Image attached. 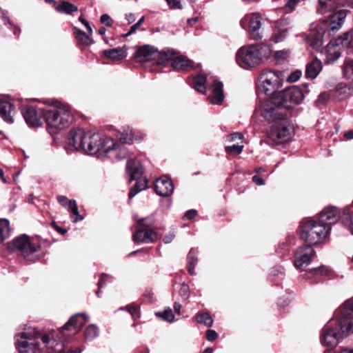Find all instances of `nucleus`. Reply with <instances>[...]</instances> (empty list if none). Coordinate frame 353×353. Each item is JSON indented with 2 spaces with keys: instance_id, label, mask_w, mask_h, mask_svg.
Masks as SVG:
<instances>
[{
  "instance_id": "21",
  "label": "nucleus",
  "mask_w": 353,
  "mask_h": 353,
  "mask_svg": "<svg viewBox=\"0 0 353 353\" xmlns=\"http://www.w3.org/2000/svg\"><path fill=\"white\" fill-rule=\"evenodd\" d=\"M159 55V51L150 45H144L141 46L135 52L136 57L140 59L141 61L155 60L156 57Z\"/></svg>"
},
{
  "instance_id": "22",
  "label": "nucleus",
  "mask_w": 353,
  "mask_h": 353,
  "mask_svg": "<svg viewBox=\"0 0 353 353\" xmlns=\"http://www.w3.org/2000/svg\"><path fill=\"white\" fill-rule=\"evenodd\" d=\"M172 66L177 70L190 71L195 68L194 62L183 56H177L172 59Z\"/></svg>"
},
{
  "instance_id": "38",
  "label": "nucleus",
  "mask_w": 353,
  "mask_h": 353,
  "mask_svg": "<svg viewBox=\"0 0 353 353\" xmlns=\"http://www.w3.org/2000/svg\"><path fill=\"white\" fill-rule=\"evenodd\" d=\"M99 328L93 324L89 325L84 331V337L86 341H92L99 335Z\"/></svg>"
},
{
  "instance_id": "35",
  "label": "nucleus",
  "mask_w": 353,
  "mask_h": 353,
  "mask_svg": "<svg viewBox=\"0 0 353 353\" xmlns=\"http://www.w3.org/2000/svg\"><path fill=\"white\" fill-rule=\"evenodd\" d=\"M173 50H168L166 51L159 52V55L156 57L157 62L159 65H166L170 61L172 63V59L174 58Z\"/></svg>"
},
{
  "instance_id": "64",
  "label": "nucleus",
  "mask_w": 353,
  "mask_h": 353,
  "mask_svg": "<svg viewBox=\"0 0 353 353\" xmlns=\"http://www.w3.org/2000/svg\"><path fill=\"white\" fill-rule=\"evenodd\" d=\"M144 296L147 297L150 301H153V293L150 290H147L144 292Z\"/></svg>"
},
{
  "instance_id": "8",
  "label": "nucleus",
  "mask_w": 353,
  "mask_h": 353,
  "mask_svg": "<svg viewBox=\"0 0 353 353\" xmlns=\"http://www.w3.org/2000/svg\"><path fill=\"white\" fill-rule=\"evenodd\" d=\"M271 53L270 46L263 43L243 46L236 52V61L241 68L248 69L261 64Z\"/></svg>"
},
{
  "instance_id": "1",
  "label": "nucleus",
  "mask_w": 353,
  "mask_h": 353,
  "mask_svg": "<svg viewBox=\"0 0 353 353\" xmlns=\"http://www.w3.org/2000/svg\"><path fill=\"white\" fill-rule=\"evenodd\" d=\"M88 319L85 313H77L61 328L46 333V353H81L82 347H72L70 343Z\"/></svg>"
},
{
  "instance_id": "59",
  "label": "nucleus",
  "mask_w": 353,
  "mask_h": 353,
  "mask_svg": "<svg viewBox=\"0 0 353 353\" xmlns=\"http://www.w3.org/2000/svg\"><path fill=\"white\" fill-rule=\"evenodd\" d=\"M329 96L326 92L321 93L318 98V102L319 103H325L328 100Z\"/></svg>"
},
{
  "instance_id": "62",
  "label": "nucleus",
  "mask_w": 353,
  "mask_h": 353,
  "mask_svg": "<svg viewBox=\"0 0 353 353\" xmlns=\"http://www.w3.org/2000/svg\"><path fill=\"white\" fill-rule=\"evenodd\" d=\"M139 27H140V26H139L137 23H134V24H133V25L131 26V28H130V30L128 31V33H126V34L124 35V37H128V36H130V35H131L132 34L134 33V32L137 30V29H138Z\"/></svg>"
},
{
  "instance_id": "31",
  "label": "nucleus",
  "mask_w": 353,
  "mask_h": 353,
  "mask_svg": "<svg viewBox=\"0 0 353 353\" xmlns=\"http://www.w3.org/2000/svg\"><path fill=\"white\" fill-rule=\"evenodd\" d=\"M284 21H285V20L284 19V20L279 21L276 23V28L274 29V32L272 36V40L274 43H279V42L282 41L285 38V37L287 35V32H288L287 28H284V27L281 28H279V25H281Z\"/></svg>"
},
{
  "instance_id": "24",
  "label": "nucleus",
  "mask_w": 353,
  "mask_h": 353,
  "mask_svg": "<svg viewBox=\"0 0 353 353\" xmlns=\"http://www.w3.org/2000/svg\"><path fill=\"white\" fill-rule=\"evenodd\" d=\"M318 11L321 14L334 12L340 6H344L343 0H319Z\"/></svg>"
},
{
  "instance_id": "19",
  "label": "nucleus",
  "mask_w": 353,
  "mask_h": 353,
  "mask_svg": "<svg viewBox=\"0 0 353 353\" xmlns=\"http://www.w3.org/2000/svg\"><path fill=\"white\" fill-rule=\"evenodd\" d=\"M341 215L339 209L330 206L324 208L319 214L318 221L322 224L331 227L332 224L337 222Z\"/></svg>"
},
{
  "instance_id": "7",
  "label": "nucleus",
  "mask_w": 353,
  "mask_h": 353,
  "mask_svg": "<svg viewBox=\"0 0 353 353\" xmlns=\"http://www.w3.org/2000/svg\"><path fill=\"white\" fill-rule=\"evenodd\" d=\"M49 104V99H46V105ZM74 117L70 109L58 103L50 105L49 108L46 106V123L47 130L52 136L57 132L69 127L73 122Z\"/></svg>"
},
{
  "instance_id": "56",
  "label": "nucleus",
  "mask_w": 353,
  "mask_h": 353,
  "mask_svg": "<svg viewBox=\"0 0 353 353\" xmlns=\"http://www.w3.org/2000/svg\"><path fill=\"white\" fill-rule=\"evenodd\" d=\"M218 336L217 333L213 330H208L206 332V339L209 341H214Z\"/></svg>"
},
{
  "instance_id": "25",
  "label": "nucleus",
  "mask_w": 353,
  "mask_h": 353,
  "mask_svg": "<svg viewBox=\"0 0 353 353\" xmlns=\"http://www.w3.org/2000/svg\"><path fill=\"white\" fill-rule=\"evenodd\" d=\"M322 67L321 61L316 58L314 59L306 65L305 73V77L310 79H314L322 70Z\"/></svg>"
},
{
  "instance_id": "18",
  "label": "nucleus",
  "mask_w": 353,
  "mask_h": 353,
  "mask_svg": "<svg viewBox=\"0 0 353 353\" xmlns=\"http://www.w3.org/2000/svg\"><path fill=\"white\" fill-rule=\"evenodd\" d=\"M157 239V233L149 228L138 227L132 234V241L136 243H152Z\"/></svg>"
},
{
  "instance_id": "48",
  "label": "nucleus",
  "mask_w": 353,
  "mask_h": 353,
  "mask_svg": "<svg viewBox=\"0 0 353 353\" xmlns=\"http://www.w3.org/2000/svg\"><path fill=\"white\" fill-rule=\"evenodd\" d=\"M243 148V145H242L234 144L232 145L226 146L225 151L227 153L239 154L242 152Z\"/></svg>"
},
{
  "instance_id": "34",
  "label": "nucleus",
  "mask_w": 353,
  "mask_h": 353,
  "mask_svg": "<svg viewBox=\"0 0 353 353\" xmlns=\"http://www.w3.org/2000/svg\"><path fill=\"white\" fill-rule=\"evenodd\" d=\"M103 54L106 57L115 60L122 59L127 55L125 50L121 48L106 50Z\"/></svg>"
},
{
  "instance_id": "55",
  "label": "nucleus",
  "mask_w": 353,
  "mask_h": 353,
  "mask_svg": "<svg viewBox=\"0 0 353 353\" xmlns=\"http://www.w3.org/2000/svg\"><path fill=\"white\" fill-rule=\"evenodd\" d=\"M196 215H197V211L196 210H194V209L189 210L185 213V214L183 216V219H187V220H192Z\"/></svg>"
},
{
  "instance_id": "41",
  "label": "nucleus",
  "mask_w": 353,
  "mask_h": 353,
  "mask_svg": "<svg viewBox=\"0 0 353 353\" xmlns=\"http://www.w3.org/2000/svg\"><path fill=\"white\" fill-rule=\"evenodd\" d=\"M196 321L210 327L212 325L213 320L208 313H201L196 316Z\"/></svg>"
},
{
  "instance_id": "40",
  "label": "nucleus",
  "mask_w": 353,
  "mask_h": 353,
  "mask_svg": "<svg viewBox=\"0 0 353 353\" xmlns=\"http://www.w3.org/2000/svg\"><path fill=\"white\" fill-rule=\"evenodd\" d=\"M339 307L347 317L353 319V297L345 301Z\"/></svg>"
},
{
  "instance_id": "53",
  "label": "nucleus",
  "mask_w": 353,
  "mask_h": 353,
  "mask_svg": "<svg viewBox=\"0 0 353 353\" xmlns=\"http://www.w3.org/2000/svg\"><path fill=\"white\" fill-rule=\"evenodd\" d=\"M100 21L101 23L105 24L108 27H111L113 24V21L108 14H103L101 16Z\"/></svg>"
},
{
  "instance_id": "4",
  "label": "nucleus",
  "mask_w": 353,
  "mask_h": 353,
  "mask_svg": "<svg viewBox=\"0 0 353 353\" xmlns=\"http://www.w3.org/2000/svg\"><path fill=\"white\" fill-rule=\"evenodd\" d=\"M353 333V319L347 316L339 307L334 316L322 328L320 341L323 346L330 348L336 347L347 335Z\"/></svg>"
},
{
  "instance_id": "17",
  "label": "nucleus",
  "mask_w": 353,
  "mask_h": 353,
  "mask_svg": "<svg viewBox=\"0 0 353 353\" xmlns=\"http://www.w3.org/2000/svg\"><path fill=\"white\" fill-rule=\"evenodd\" d=\"M315 252L311 245H304L297 248L294 253V265L296 268H303L307 266L311 261Z\"/></svg>"
},
{
  "instance_id": "14",
  "label": "nucleus",
  "mask_w": 353,
  "mask_h": 353,
  "mask_svg": "<svg viewBox=\"0 0 353 353\" xmlns=\"http://www.w3.org/2000/svg\"><path fill=\"white\" fill-rule=\"evenodd\" d=\"M341 46L343 48L353 46V32H347L334 39H331L327 44L325 63H332L341 57V52L334 47Z\"/></svg>"
},
{
  "instance_id": "23",
  "label": "nucleus",
  "mask_w": 353,
  "mask_h": 353,
  "mask_svg": "<svg viewBox=\"0 0 353 353\" xmlns=\"http://www.w3.org/2000/svg\"><path fill=\"white\" fill-rule=\"evenodd\" d=\"M14 112V106L12 103L0 100V117L8 123H13L12 112Z\"/></svg>"
},
{
  "instance_id": "12",
  "label": "nucleus",
  "mask_w": 353,
  "mask_h": 353,
  "mask_svg": "<svg viewBox=\"0 0 353 353\" xmlns=\"http://www.w3.org/2000/svg\"><path fill=\"white\" fill-rule=\"evenodd\" d=\"M16 338V347L19 353H37L41 351L38 347L37 339L44 343V335L36 332L34 330H30L17 334Z\"/></svg>"
},
{
  "instance_id": "58",
  "label": "nucleus",
  "mask_w": 353,
  "mask_h": 353,
  "mask_svg": "<svg viewBox=\"0 0 353 353\" xmlns=\"http://www.w3.org/2000/svg\"><path fill=\"white\" fill-rule=\"evenodd\" d=\"M175 237V234L173 232H170L168 234L165 235L163 238V241L165 243H170L173 241Z\"/></svg>"
},
{
  "instance_id": "15",
  "label": "nucleus",
  "mask_w": 353,
  "mask_h": 353,
  "mask_svg": "<svg viewBox=\"0 0 353 353\" xmlns=\"http://www.w3.org/2000/svg\"><path fill=\"white\" fill-rule=\"evenodd\" d=\"M262 17L260 14L254 12L246 14L240 21L241 26L250 32V38L254 40L261 39L263 36L259 32L261 27Z\"/></svg>"
},
{
  "instance_id": "44",
  "label": "nucleus",
  "mask_w": 353,
  "mask_h": 353,
  "mask_svg": "<svg viewBox=\"0 0 353 353\" xmlns=\"http://www.w3.org/2000/svg\"><path fill=\"white\" fill-rule=\"evenodd\" d=\"M119 139L123 143H131L134 139V134L132 130H128L125 132L121 133Z\"/></svg>"
},
{
  "instance_id": "47",
  "label": "nucleus",
  "mask_w": 353,
  "mask_h": 353,
  "mask_svg": "<svg viewBox=\"0 0 353 353\" xmlns=\"http://www.w3.org/2000/svg\"><path fill=\"white\" fill-rule=\"evenodd\" d=\"M312 272L314 275H322V276H329L330 273V269L325 266V265H321L318 268H316L312 270Z\"/></svg>"
},
{
  "instance_id": "3",
  "label": "nucleus",
  "mask_w": 353,
  "mask_h": 353,
  "mask_svg": "<svg viewBox=\"0 0 353 353\" xmlns=\"http://www.w3.org/2000/svg\"><path fill=\"white\" fill-rule=\"evenodd\" d=\"M67 139L69 148L92 155L101 152H106L114 145V141L109 137L99 133L88 135L80 128L71 130Z\"/></svg>"
},
{
  "instance_id": "29",
  "label": "nucleus",
  "mask_w": 353,
  "mask_h": 353,
  "mask_svg": "<svg viewBox=\"0 0 353 353\" xmlns=\"http://www.w3.org/2000/svg\"><path fill=\"white\" fill-rule=\"evenodd\" d=\"M207 78L203 74H198L192 79V82L189 83L192 87L202 94H205L206 91L205 83Z\"/></svg>"
},
{
  "instance_id": "52",
  "label": "nucleus",
  "mask_w": 353,
  "mask_h": 353,
  "mask_svg": "<svg viewBox=\"0 0 353 353\" xmlns=\"http://www.w3.org/2000/svg\"><path fill=\"white\" fill-rule=\"evenodd\" d=\"M57 201L63 207L68 208L71 205L72 200L68 199L66 196H57Z\"/></svg>"
},
{
  "instance_id": "37",
  "label": "nucleus",
  "mask_w": 353,
  "mask_h": 353,
  "mask_svg": "<svg viewBox=\"0 0 353 353\" xmlns=\"http://www.w3.org/2000/svg\"><path fill=\"white\" fill-rule=\"evenodd\" d=\"M10 225L7 219H0V243L10 236Z\"/></svg>"
},
{
  "instance_id": "36",
  "label": "nucleus",
  "mask_w": 353,
  "mask_h": 353,
  "mask_svg": "<svg viewBox=\"0 0 353 353\" xmlns=\"http://www.w3.org/2000/svg\"><path fill=\"white\" fill-rule=\"evenodd\" d=\"M74 35L75 38L83 45L90 46L93 41L92 39L89 37V35L86 34L83 30L74 28Z\"/></svg>"
},
{
  "instance_id": "61",
  "label": "nucleus",
  "mask_w": 353,
  "mask_h": 353,
  "mask_svg": "<svg viewBox=\"0 0 353 353\" xmlns=\"http://www.w3.org/2000/svg\"><path fill=\"white\" fill-rule=\"evenodd\" d=\"M230 140L234 141L236 139H242L243 138V135L239 132H234L230 135Z\"/></svg>"
},
{
  "instance_id": "5",
  "label": "nucleus",
  "mask_w": 353,
  "mask_h": 353,
  "mask_svg": "<svg viewBox=\"0 0 353 353\" xmlns=\"http://www.w3.org/2000/svg\"><path fill=\"white\" fill-rule=\"evenodd\" d=\"M346 10H340L330 14L321 23L312 24L307 36L311 46L316 50H320L323 44L325 33L331 36L339 30L347 16Z\"/></svg>"
},
{
  "instance_id": "26",
  "label": "nucleus",
  "mask_w": 353,
  "mask_h": 353,
  "mask_svg": "<svg viewBox=\"0 0 353 353\" xmlns=\"http://www.w3.org/2000/svg\"><path fill=\"white\" fill-rule=\"evenodd\" d=\"M212 92L210 98L211 103L217 105L222 103L224 99L223 83L215 81L212 84Z\"/></svg>"
},
{
  "instance_id": "20",
  "label": "nucleus",
  "mask_w": 353,
  "mask_h": 353,
  "mask_svg": "<svg viewBox=\"0 0 353 353\" xmlns=\"http://www.w3.org/2000/svg\"><path fill=\"white\" fill-rule=\"evenodd\" d=\"M154 190L161 196H168L172 194L174 186L172 181L167 176H161L156 181Z\"/></svg>"
},
{
  "instance_id": "60",
  "label": "nucleus",
  "mask_w": 353,
  "mask_h": 353,
  "mask_svg": "<svg viewBox=\"0 0 353 353\" xmlns=\"http://www.w3.org/2000/svg\"><path fill=\"white\" fill-rule=\"evenodd\" d=\"M252 181H253V182H254L256 184H257L259 185H262L264 184V180L261 176H259L258 175L253 176Z\"/></svg>"
},
{
  "instance_id": "6",
  "label": "nucleus",
  "mask_w": 353,
  "mask_h": 353,
  "mask_svg": "<svg viewBox=\"0 0 353 353\" xmlns=\"http://www.w3.org/2000/svg\"><path fill=\"white\" fill-rule=\"evenodd\" d=\"M41 244V236H30L23 234L10 241L8 243V249L11 252H18L28 261L35 262L39 259Z\"/></svg>"
},
{
  "instance_id": "33",
  "label": "nucleus",
  "mask_w": 353,
  "mask_h": 353,
  "mask_svg": "<svg viewBox=\"0 0 353 353\" xmlns=\"http://www.w3.org/2000/svg\"><path fill=\"white\" fill-rule=\"evenodd\" d=\"M343 77L353 83V59L345 60L342 67Z\"/></svg>"
},
{
  "instance_id": "49",
  "label": "nucleus",
  "mask_w": 353,
  "mask_h": 353,
  "mask_svg": "<svg viewBox=\"0 0 353 353\" xmlns=\"http://www.w3.org/2000/svg\"><path fill=\"white\" fill-rule=\"evenodd\" d=\"M289 51L287 50H278L275 52L274 57L277 61H280L285 60L289 56Z\"/></svg>"
},
{
  "instance_id": "16",
  "label": "nucleus",
  "mask_w": 353,
  "mask_h": 353,
  "mask_svg": "<svg viewBox=\"0 0 353 353\" xmlns=\"http://www.w3.org/2000/svg\"><path fill=\"white\" fill-rule=\"evenodd\" d=\"M21 113L29 127L38 128L42 126L44 117L43 109H37L32 105H24L21 108Z\"/></svg>"
},
{
  "instance_id": "9",
  "label": "nucleus",
  "mask_w": 353,
  "mask_h": 353,
  "mask_svg": "<svg viewBox=\"0 0 353 353\" xmlns=\"http://www.w3.org/2000/svg\"><path fill=\"white\" fill-rule=\"evenodd\" d=\"M331 227L322 224L319 221L306 219L301 225V239L310 245L321 243L330 234Z\"/></svg>"
},
{
  "instance_id": "27",
  "label": "nucleus",
  "mask_w": 353,
  "mask_h": 353,
  "mask_svg": "<svg viewBox=\"0 0 353 353\" xmlns=\"http://www.w3.org/2000/svg\"><path fill=\"white\" fill-rule=\"evenodd\" d=\"M112 140L114 141V139H112ZM114 146L111 149H110L108 152H99L96 155H97L99 157H105V156H107L108 153L113 152V153H114L116 159L117 160H121V159L126 158L128 154V151L127 148L124 145L119 146V145H117L115 141H114Z\"/></svg>"
},
{
  "instance_id": "10",
  "label": "nucleus",
  "mask_w": 353,
  "mask_h": 353,
  "mask_svg": "<svg viewBox=\"0 0 353 353\" xmlns=\"http://www.w3.org/2000/svg\"><path fill=\"white\" fill-rule=\"evenodd\" d=\"M283 73L278 70H263L259 77L257 92L264 93L266 96L274 97L283 85Z\"/></svg>"
},
{
  "instance_id": "2",
  "label": "nucleus",
  "mask_w": 353,
  "mask_h": 353,
  "mask_svg": "<svg viewBox=\"0 0 353 353\" xmlns=\"http://www.w3.org/2000/svg\"><path fill=\"white\" fill-rule=\"evenodd\" d=\"M309 92L307 83L291 86L280 91L265 101L263 105L261 115L265 119H272L279 112V108L283 107L285 109L294 108L303 101L305 94Z\"/></svg>"
},
{
  "instance_id": "51",
  "label": "nucleus",
  "mask_w": 353,
  "mask_h": 353,
  "mask_svg": "<svg viewBox=\"0 0 353 353\" xmlns=\"http://www.w3.org/2000/svg\"><path fill=\"white\" fill-rule=\"evenodd\" d=\"M302 75L301 71L296 70L292 72L288 77L287 81L289 82H295L298 81Z\"/></svg>"
},
{
  "instance_id": "42",
  "label": "nucleus",
  "mask_w": 353,
  "mask_h": 353,
  "mask_svg": "<svg viewBox=\"0 0 353 353\" xmlns=\"http://www.w3.org/2000/svg\"><path fill=\"white\" fill-rule=\"evenodd\" d=\"M67 210L71 212L72 215L75 216L73 219V222L76 223L83 219V216L79 213L78 207L75 200L72 199L71 205H70Z\"/></svg>"
},
{
  "instance_id": "13",
  "label": "nucleus",
  "mask_w": 353,
  "mask_h": 353,
  "mask_svg": "<svg viewBox=\"0 0 353 353\" xmlns=\"http://www.w3.org/2000/svg\"><path fill=\"white\" fill-rule=\"evenodd\" d=\"M126 170L130 181H136L128 193L129 199H131L139 192L147 188L148 181L146 178L143 176V168L139 161L136 159L128 160L126 164Z\"/></svg>"
},
{
  "instance_id": "39",
  "label": "nucleus",
  "mask_w": 353,
  "mask_h": 353,
  "mask_svg": "<svg viewBox=\"0 0 353 353\" xmlns=\"http://www.w3.org/2000/svg\"><path fill=\"white\" fill-rule=\"evenodd\" d=\"M350 95V88L347 86H337L334 91V97L339 101L345 99Z\"/></svg>"
},
{
  "instance_id": "43",
  "label": "nucleus",
  "mask_w": 353,
  "mask_h": 353,
  "mask_svg": "<svg viewBox=\"0 0 353 353\" xmlns=\"http://www.w3.org/2000/svg\"><path fill=\"white\" fill-rule=\"evenodd\" d=\"M155 219L153 216H149L145 218L137 220L138 227L149 228L154 225Z\"/></svg>"
},
{
  "instance_id": "30",
  "label": "nucleus",
  "mask_w": 353,
  "mask_h": 353,
  "mask_svg": "<svg viewBox=\"0 0 353 353\" xmlns=\"http://www.w3.org/2000/svg\"><path fill=\"white\" fill-rule=\"evenodd\" d=\"M198 250L196 248H191L187 256L188 270L190 274L194 275V268L198 261Z\"/></svg>"
},
{
  "instance_id": "46",
  "label": "nucleus",
  "mask_w": 353,
  "mask_h": 353,
  "mask_svg": "<svg viewBox=\"0 0 353 353\" xmlns=\"http://www.w3.org/2000/svg\"><path fill=\"white\" fill-rule=\"evenodd\" d=\"M121 309H125L131 314L133 319H136L139 317V308L135 305H129L125 307H121Z\"/></svg>"
},
{
  "instance_id": "63",
  "label": "nucleus",
  "mask_w": 353,
  "mask_h": 353,
  "mask_svg": "<svg viewBox=\"0 0 353 353\" xmlns=\"http://www.w3.org/2000/svg\"><path fill=\"white\" fill-rule=\"evenodd\" d=\"M125 19L128 22V24L133 23L135 21V16L132 13L125 14Z\"/></svg>"
},
{
  "instance_id": "28",
  "label": "nucleus",
  "mask_w": 353,
  "mask_h": 353,
  "mask_svg": "<svg viewBox=\"0 0 353 353\" xmlns=\"http://www.w3.org/2000/svg\"><path fill=\"white\" fill-rule=\"evenodd\" d=\"M342 223L353 234V201L344 209Z\"/></svg>"
},
{
  "instance_id": "45",
  "label": "nucleus",
  "mask_w": 353,
  "mask_h": 353,
  "mask_svg": "<svg viewBox=\"0 0 353 353\" xmlns=\"http://www.w3.org/2000/svg\"><path fill=\"white\" fill-rule=\"evenodd\" d=\"M156 315L168 322H173L174 319V315L170 308L165 309L163 312H158Z\"/></svg>"
},
{
  "instance_id": "11",
  "label": "nucleus",
  "mask_w": 353,
  "mask_h": 353,
  "mask_svg": "<svg viewBox=\"0 0 353 353\" xmlns=\"http://www.w3.org/2000/svg\"><path fill=\"white\" fill-rule=\"evenodd\" d=\"M272 122L267 134L268 137L276 144H281L290 139V128L285 116L278 112L275 117L268 119Z\"/></svg>"
},
{
  "instance_id": "57",
  "label": "nucleus",
  "mask_w": 353,
  "mask_h": 353,
  "mask_svg": "<svg viewBox=\"0 0 353 353\" xmlns=\"http://www.w3.org/2000/svg\"><path fill=\"white\" fill-rule=\"evenodd\" d=\"M106 276H108V275H106L105 274H102L99 281H98V290L96 292V294L98 297H100V290L105 285V278Z\"/></svg>"
},
{
  "instance_id": "54",
  "label": "nucleus",
  "mask_w": 353,
  "mask_h": 353,
  "mask_svg": "<svg viewBox=\"0 0 353 353\" xmlns=\"http://www.w3.org/2000/svg\"><path fill=\"white\" fill-rule=\"evenodd\" d=\"M171 9H181L182 6L179 0H165Z\"/></svg>"
},
{
  "instance_id": "50",
  "label": "nucleus",
  "mask_w": 353,
  "mask_h": 353,
  "mask_svg": "<svg viewBox=\"0 0 353 353\" xmlns=\"http://www.w3.org/2000/svg\"><path fill=\"white\" fill-rule=\"evenodd\" d=\"M179 294L183 300H187L190 296V290L188 285L183 283L179 290Z\"/></svg>"
},
{
  "instance_id": "32",
  "label": "nucleus",
  "mask_w": 353,
  "mask_h": 353,
  "mask_svg": "<svg viewBox=\"0 0 353 353\" xmlns=\"http://www.w3.org/2000/svg\"><path fill=\"white\" fill-rule=\"evenodd\" d=\"M56 10L60 13L71 14L78 10L77 6L65 1H61L56 7Z\"/></svg>"
}]
</instances>
